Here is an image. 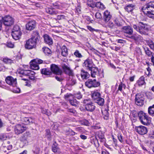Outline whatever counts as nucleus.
I'll return each mask as SVG.
<instances>
[{
	"label": "nucleus",
	"instance_id": "69168bd1",
	"mask_svg": "<svg viewBox=\"0 0 154 154\" xmlns=\"http://www.w3.org/2000/svg\"><path fill=\"white\" fill-rule=\"evenodd\" d=\"M6 137L5 135H1L0 136V139L3 140L6 139Z\"/></svg>",
	"mask_w": 154,
	"mask_h": 154
},
{
	"label": "nucleus",
	"instance_id": "09e8293b",
	"mask_svg": "<svg viewBox=\"0 0 154 154\" xmlns=\"http://www.w3.org/2000/svg\"><path fill=\"white\" fill-rule=\"evenodd\" d=\"M144 49L146 54L148 56H150L152 55V53L149 50L148 48L147 47L144 48Z\"/></svg>",
	"mask_w": 154,
	"mask_h": 154
},
{
	"label": "nucleus",
	"instance_id": "aec40b11",
	"mask_svg": "<svg viewBox=\"0 0 154 154\" xmlns=\"http://www.w3.org/2000/svg\"><path fill=\"white\" fill-rule=\"evenodd\" d=\"M31 69L34 70H38L39 67L38 64L34 60H32L29 63Z\"/></svg>",
	"mask_w": 154,
	"mask_h": 154
},
{
	"label": "nucleus",
	"instance_id": "7c9ffc66",
	"mask_svg": "<svg viewBox=\"0 0 154 154\" xmlns=\"http://www.w3.org/2000/svg\"><path fill=\"white\" fill-rule=\"evenodd\" d=\"M41 73L42 74L45 75H50L51 74V72L47 68H44L42 69Z\"/></svg>",
	"mask_w": 154,
	"mask_h": 154
},
{
	"label": "nucleus",
	"instance_id": "c9c22d12",
	"mask_svg": "<svg viewBox=\"0 0 154 154\" xmlns=\"http://www.w3.org/2000/svg\"><path fill=\"white\" fill-rule=\"evenodd\" d=\"M134 5L132 4H129L125 7V10L128 12H131L133 10Z\"/></svg>",
	"mask_w": 154,
	"mask_h": 154
},
{
	"label": "nucleus",
	"instance_id": "9d476101",
	"mask_svg": "<svg viewBox=\"0 0 154 154\" xmlns=\"http://www.w3.org/2000/svg\"><path fill=\"white\" fill-rule=\"evenodd\" d=\"M50 68L51 71L54 74L60 75H61L62 74V71L55 64L51 65Z\"/></svg>",
	"mask_w": 154,
	"mask_h": 154
},
{
	"label": "nucleus",
	"instance_id": "5701e85b",
	"mask_svg": "<svg viewBox=\"0 0 154 154\" xmlns=\"http://www.w3.org/2000/svg\"><path fill=\"white\" fill-rule=\"evenodd\" d=\"M81 75L82 79H86L89 77L90 74L87 71L82 69L81 70Z\"/></svg>",
	"mask_w": 154,
	"mask_h": 154
},
{
	"label": "nucleus",
	"instance_id": "e2e57ef3",
	"mask_svg": "<svg viewBox=\"0 0 154 154\" xmlns=\"http://www.w3.org/2000/svg\"><path fill=\"white\" fill-rule=\"evenodd\" d=\"M118 137L119 140L121 143H122L123 142L122 136L121 135L119 134L118 136Z\"/></svg>",
	"mask_w": 154,
	"mask_h": 154
},
{
	"label": "nucleus",
	"instance_id": "2f4dec72",
	"mask_svg": "<svg viewBox=\"0 0 154 154\" xmlns=\"http://www.w3.org/2000/svg\"><path fill=\"white\" fill-rule=\"evenodd\" d=\"M98 136L100 142H106V139L104 137V134L101 132L99 133Z\"/></svg>",
	"mask_w": 154,
	"mask_h": 154
},
{
	"label": "nucleus",
	"instance_id": "338daca9",
	"mask_svg": "<svg viewBox=\"0 0 154 154\" xmlns=\"http://www.w3.org/2000/svg\"><path fill=\"white\" fill-rule=\"evenodd\" d=\"M68 112H69L73 114H75V110L72 109H69L68 110Z\"/></svg>",
	"mask_w": 154,
	"mask_h": 154
},
{
	"label": "nucleus",
	"instance_id": "4c0bfd02",
	"mask_svg": "<svg viewBox=\"0 0 154 154\" xmlns=\"http://www.w3.org/2000/svg\"><path fill=\"white\" fill-rule=\"evenodd\" d=\"M96 101L97 103L100 106H103L104 104V100L103 98L100 97Z\"/></svg>",
	"mask_w": 154,
	"mask_h": 154
},
{
	"label": "nucleus",
	"instance_id": "0eeeda50",
	"mask_svg": "<svg viewBox=\"0 0 154 154\" xmlns=\"http://www.w3.org/2000/svg\"><path fill=\"white\" fill-rule=\"evenodd\" d=\"M37 43V42L30 38L26 41L25 47L28 49H33L35 47Z\"/></svg>",
	"mask_w": 154,
	"mask_h": 154
},
{
	"label": "nucleus",
	"instance_id": "49530a36",
	"mask_svg": "<svg viewBox=\"0 0 154 154\" xmlns=\"http://www.w3.org/2000/svg\"><path fill=\"white\" fill-rule=\"evenodd\" d=\"M43 50L45 54H50L51 53V51L48 48L44 47L43 48Z\"/></svg>",
	"mask_w": 154,
	"mask_h": 154
},
{
	"label": "nucleus",
	"instance_id": "58836bf2",
	"mask_svg": "<svg viewBox=\"0 0 154 154\" xmlns=\"http://www.w3.org/2000/svg\"><path fill=\"white\" fill-rule=\"evenodd\" d=\"M69 101L71 104L73 106H76L79 103V102L75 99H73L72 100H69Z\"/></svg>",
	"mask_w": 154,
	"mask_h": 154
},
{
	"label": "nucleus",
	"instance_id": "393cba45",
	"mask_svg": "<svg viewBox=\"0 0 154 154\" xmlns=\"http://www.w3.org/2000/svg\"><path fill=\"white\" fill-rule=\"evenodd\" d=\"M114 21L116 25L119 27L122 26L123 22V20L120 17L116 18Z\"/></svg>",
	"mask_w": 154,
	"mask_h": 154
},
{
	"label": "nucleus",
	"instance_id": "4468645a",
	"mask_svg": "<svg viewBox=\"0 0 154 154\" xmlns=\"http://www.w3.org/2000/svg\"><path fill=\"white\" fill-rule=\"evenodd\" d=\"M93 63L92 60L89 58L87 59L83 63V66L86 68V69L89 70L92 67Z\"/></svg>",
	"mask_w": 154,
	"mask_h": 154
},
{
	"label": "nucleus",
	"instance_id": "f03ea898",
	"mask_svg": "<svg viewBox=\"0 0 154 154\" xmlns=\"http://www.w3.org/2000/svg\"><path fill=\"white\" fill-rule=\"evenodd\" d=\"M134 29L141 34L146 35L149 31L148 26L146 23L140 22L138 26L134 24L133 26Z\"/></svg>",
	"mask_w": 154,
	"mask_h": 154
},
{
	"label": "nucleus",
	"instance_id": "a18cd8bd",
	"mask_svg": "<svg viewBox=\"0 0 154 154\" xmlns=\"http://www.w3.org/2000/svg\"><path fill=\"white\" fill-rule=\"evenodd\" d=\"M147 43L150 48L153 50L154 49V43L151 40H149L147 41Z\"/></svg>",
	"mask_w": 154,
	"mask_h": 154
},
{
	"label": "nucleus",
	"instance_id": "a211bd4d",
	"mask_svg": "<svg viewBox=\"0 0 154 154\" xmlns=\"http://www.w3.org/2000/svg\"><path fill=\"white\" fill-rule=\"evenodd\" d=\"M30 134L29 132H26L24 133L23 135L20 138L21 141L23 142L25 144L28 143L27 140Z\"/></svg>",
	"mask_w": 154,
	"mask_h": 154
},
{
	"label": "nucleus",
	"instance_id": "bb28decb",
	"mask_svg": "<svg viewBox=\"0 0 154 154\" xmlns=\"http://www.w3.org/2000/svg\"><path fill=\"white\" fill-rule=\"evenodd\" d=\"M145 114H146L145 113L143 112V111H139L138 113H137V115L139 117V118L140 121L141 122H143L145 123H146V122H147V120L146 119H144L143 121L142 120V118L143 116Z\"/></svg>",
	"mask_w": 154,
	"mask_h": 154
},
{
	"label": "nucleus",
	"instance_id": "680f3d73",
	"mask_svg": "<svg viewBox=\"0 0 154 154\" xmlns=\"http://www.w3.org/2000/svg\"><path fill=\"white\" fill-rule=\"evenodd\" d=\"M56 79L58 81L61 82L63 80V78L61 76L59 77L58 76H56L55 77Z\"/></svg>",
	"mask_w": 154,
	"mask_h": 154
},
{
	"label": "nucleus",
	"instance_id": "de8ad7c7",
	"mask_svg": "<svg viewBox=\"0 0 154 154\" xmlns=\"http://www.w3.org/2000/svg\"><path fill=\"white\" fill-rule=\"evenodd\" d=\"M21 32L20 29L19 27V26L17 25H15L14 26L13 30L12 32H18V31Z\"/></svg>",
	"mask_w": 154,
	"mask_h": 154
},
{
	"label": "nucleus",
	"instance_id": "6ab92c4d",
	"mask_svg": "<svg viewBox=\"0 0 154 154\" xmlns=\"http://www.w3.org/2000/svg\"><path fill=\"white\" fill-rule=\"evenodd\" d=\"M112 16L110 13L108 11H105L104 14V21L105 22H108L111 18Z\"/></svg>",
	"mask_w": 154,
	"mask_h": 154
},
{
	"label": "nucleus",
	"instance_id": "052dcab7",
	"mask_svg": "<svg viewBox=\"0 0 154 154\" xmlns=\"http://www.w3.org/2000/svg\"><path fill=\"white\" fill-rule=\"evenodd\" d=\"M88 3V5L90 7H92V8H94L95 7H96V3H95V2H92L91 4H89Z\"/></svg>",
	"mask_w": 154,
	"mask_h": 154
},
{
	"label": "nucleus",
	"instance_id": "79ce46f5",
	"mask_svg": "<svg viewBox=\"0 0 154 154\" xmlns=\"http://www.w3.org/2000/svg\"><path fill=\"white\" fill-rule=\"evenodd\" d=\"M40 150V149L39 147L35 146L32 150V152L35 154H38L39 153Z\"/></svg>",
	"mask_w": 154,
	"mask_h": 154
},
{
	"label": "nucleus",
	"instance_id": "8fccbe9b",
	"mask_svg": "<svg viewBox=\"0 0 154 154\" xmlns=\"http://www.w3.org/2000/svg\"><path fill=\"white\" fill-rule=\"evenodd\" d=\"M108 27L111 29H115L116 28V26L114 24V23L112 22H109L108 24Z\"/></svg>",
	"mask_w": 154,
	"mask_h": 154
},
{
	"label": "nucleus",
	"instance_id": "1a4fd4ad",
	"mask_svg": "<svg viewBox=\"0 0 154 154\" xmlns=\"http://www.w3.org/2000/svg\"><path fill=\"white\" fill-rule=\"evenodd\" d=\"M62 68L64 73L68 75L69 76H73V72L68 65L65 64H63L62 65Z\"/></svg>",
	"mask_w": 154,
	"mask_h": 154
},
{
	"label": "nucleus",
	"instance_id": "412c9836",
	"mask_svg": "<svg viewBox=\"0 0 154 154\" xmlns=\"http://www.w3.org/2000/svg\"><path fill=\"white\" fill-rule=\"evenodd\" d=\"M91 94L92 97L94 100H96L100 97V93L97 91H92Z\"/></svg>",
	"mask_w": 154,
	"mask_h": 154
},
{
	"label": "nucleus",
	"instance_id": "c756f323",
	"mask_svg": "<svg viewBox=\"0 0 154 154\" xmlns=\"http://www.w3.org/2000/svg\"><path fill=\"white\" fill-rule=\"evenodd\" d=\"M33 121V119L31 118L25 117L23 119V121L24 122V124L25 125H28L30 123H32Z\"/></svg>",
	"mask_w": 154,
	"mask_h": 154
},
{
	"label": "nucleus",
	"instance_id": "a878e982",
	"mask_svg": "<svg viewBox=\"0 0 154 154\" xmlns=\"http://www.w3.org/2000/svg\"><path fill=\"white\" fill-rule=\"evenodd\" d=\"M89 70L91 71V76L93 78H95L96 75L97 74L98 72V69L97 68L93 67L89 69Z\"/></svg>",
	"mask_w": 154,
	"mask_h": 154
},
{
	"label": "nucleus",
	"instance_id": "37998d69",
	"mask_svg": "<svg viewBox=\"0 0 154 154\" xmlns=\"http://www.w3.org/2000/svg\"><path fill=\"white\" fill-rule=\"evenodd\" d=\"M3 62L7 64H11L13 63V61L7 58H5L3 59Z\"/></svg>",
	"mask_w": 154,
	"mask_h": 154
},
{
	"label": "nucleus",
	"instance_id": "603ef678",
	"mask_svg": "<svg viewBox=\"0 0 154 154\" xmlns=\"http://www.w3.org/2000/svg\"><path fill=\"white\" fill-rule=\"evenodd\" d=\"M52 8L54 9H59L60 7L58 2H55L52 4Z\"/></svg>",
	"mask_w": 154,
	"mask_h": 154
},
{
	"label": "nucleus",
	"instance_id": "13d9d810",
	"mask_svg": "<svg viewBox=\"0 0 154 154\" xmlns=\"http://www.w3.org/2000/svg\"><path fill=\"white\" fill-rule=\"evenodd\" d=\"M88 29L91 32H93L94 31H98V30H96L94 29L91 26H87Z\"/></svg>",
	"mask_w": 154,
	"mask_h": 154
},
{
	"label": "nucleus",
	"instance_id": "6e6552de",
	"mask_svg": "<svg viewBox=\"0 0 154 154\" xmlns=\"http://www.w3.org/2000/svg\"><path fill=\"white\" fill-rule=\"evenodd\" d=\"M122 29L125 36L127 37H128L129 35H132L133 33V29L129 26H123Z\"/></svg>",
	"mask_w": 154,
	"mask_h": 154
},
{
	"label": "nucleus",
	"instance_id": "864d4df0",
	"mask_svg": "<svg viewBox=\"0 0 154 154\" xmlns=\"http://www.w3.org/2000/svg\"><path fill=\"white\" fill-rule=\"evenodd\" d=\"M74 55L77 57L79 58H81L82 57V56L79 53L78 50H76L74 53Z\"/></svg>",
	"mask_w": 154,
	"mask_h": 154
},
{
	"label": "nucleus",
	"instance_id": "f704fd0d",
	"mask_svg": "<svg viewBox=\"0 0 154 154\" xmlns=\"http://www.w3.org/2000/svg\"><path fill=\"white\" fill-rule=\"evenodd\" d=\"M54 9L51 8H48L46 9V12L50 14H55L57 13V12L54 10Z\"/></svg>",
	"mask_w": 154,
	"mask_h": 154
},
{
	"label": "nucleus",
	"instance_id": "f257e3e1",
	"mask_svg": "<svg viewBox=\"0 0 154 154\" xmlns=\"http://www.w3.org/2000/svg\"><path fill=\"white\" fill-rule=\"evenodd\" d=\"M142 10L149 17L154 18V1L147 3L145 7H144L142 8Z\"/></svg>",
	"mask_w": 154,
	"mask_h": 154
},
{
	"label": "nucleus",
	"instance_id": "c85d7f7f",
	"mask_svg": "<svg viewBox=\"0 0 154 154\" xmlns=\"http://www.w3.org/2000/svg\"><path fill=\"white\" fill-rule=\"evenodd\" d=\"M137 84L139 86L145 84L146 83L144 81V77L143 76H141L137 81Z\"/></svg>",
	"mask_w": 154,
	"mask_h": 154
},
{
	"label": "nucleus",
	"instance_id": "ea45409f",
	"mask_svg": "<svg viewBox=\"0 0 154 154\" xmlns=\"http://www.w3.org/2000/svg\"><path fill=\"white\" fill-rule=\"evenodd\" d=\"M148 112L150 115L153 116L154 115V105L149 108Z\"/></svg>",
	"mask_w": 154,
	"mask_h": 154
},
{
	"label": "nucleus",
	"instance_id": "3c124183",
	"mask_svg": "<svg viewBox=\"0 0 154 154\" xmlns=\"http://www.w3.org/2000/svg\"><path fill=\"white\" fill-rule=\"evenodd\" d=\"M126 88V85L122 83H121V84L119 85L118 87V90H119L120 91H122V88H124V89H125Z\"/></svg>",
	"mask_w": 154,
	"mask_h": 154
},
{
	"label": "nucleus",
	"instance_id": "473e14b6",
	"mask_svg": "<svg viewBox=\"0 0 154 154\" xmlns=\"http://www.w3.org/2000/svg\"><path fill=\"white\" fill-rule=\"evenodd\" d=\"M52 151L54 152H60V149L55 142L53 143L52 146Z\"/></svg>",
	"mask_w": 154,
	"mask_h": 154
},
{
	"label": "nucleus",
	"instance_id": "39448f33",
	"mask_svg": "<svg viewBox=\"0 0 154 154\" xmlns=\"http://www.w3.org/2000/svg\"><path fill=\"white\" fill-rule=\"evenodd\" d=\"M85 84L86 86L89 88L97 87L100 85V83L97 82L95 79H88L85 82Z\"/></svg>",
	"mask_w": 154,
	"mask_h": 154
},
{
	"label": "nucleus",
	"instance_id": "20e7f679",
	"mask_svg": "<svg viewBox=\"0 0 154 154\" xmlns=\"http://www.w3.org/2000/svg\"><path fill=\"white\" fill-rule=\"evenodd\" d=\"M2 21L4 25L6 26H10L13 24L14 20L13 18L9 15L2 17Z\"/></svg>",
	"mask_w": 154,
	"mask_h": 154
},
{
	"label": "nucleus",
	"instance_id": "f8f14e48",
	"mask_svg": "<svg viewBox=\"0 0 154 154\" xmlns=\"http://www.w3.org/2000/svg\"><path fill=\"white\" fill-rule=\"evenodd\" d=\"M36 26V23L35 21L32 20L29 21L26 24V30L31 31L34 29Z\"/></svg>",
	"mask_w": 154,
	"mask_h": 154
},
{
	"label": "nucleus",
	"instance_id": "423d86ee",
	"mask_svg": "<svg viewBox=\"0 0 154 154\" xmlns=\"http://www.w3.org/2000/svg\"><path fill=\"white\" fill-rule=\"evenodd\" d=\"M135 103L138 106H141L144 103V96L140 94H137L135 95Z\"/></svg>",
	"mask_w": 154,
	"mask_h": 154
},
{
	"label": "nucleus",
	"instance_id": "7ed1b4c3",
	"mask_svg": "<svg viewBox=\"0 0 154 154\" xmlns=\"http://www.w3.org/2000/svg\"><path fill=\"white\" fill-rule=\"evenodd\" d=\"M83 103L85 109L87 111L92 112L95 109V104L91 101L90 99H85L83 100Z\"/></svg>",
	"mask_w": 154,
	"mask_h": 154
},
{
	"label": "nucleus",
	"instance_id": "2eb2a0df",
	"mask_svg": "<svg viewBox=\"0 0 154 154\" xmlns=\"http://www.w3.org/2000/svg\"><path fill=\"white\" fill-rule=\"evenodd\" d=\"M26 129V127H24L20 125H18L16 126L14 131L16 134H18L23 133Z\"/></svg>",
	"mask_w": 154,
	"mask_h": 154
},
{
	"label": "nucleus",
	"instance_id": "f3484780",
	"mask_svg": "<svg viewBox=\"0 0 154 154\" xmlns=\"http://www.w3.org/2000/svg\"><path fill=\"white\" fill-rule=\"evenodd\" d=\"M45 42L49 45L53 44V41L52 38L48 35L45 34L43 36Z\"/></svg>",
	"mask_w": 154,
	"mask_h": 154
},
{
	"label": "nucleus",
	"instance_id": "4be33fe9",
	"mask_svg": "<svg viewBox=\"0 0 154 154\" xmlns=\"http://www.w3.org/2000/svg\"><path fill=\"white\" fill-rule=\"evenodd\" d=\"M40 38L39 34L37 31H34L32 34V37L31 38L35 40L36 42L39 41Z\"/></svg>",
	"mask_w": 154,
	"mask_h": 154
},
{
	"label": "nucleus",
	"instance_id": "e433bc0d",
	"mask_svg": "<svg viewBox=\"0 0 154 154\" xmlns=\"http://www.w3.org/2000/svg\"><path fill=\"white\" fill-rule=\"evenodd\" d=\"M104 119L106 120H107L109 118V114L107 110H105L102 111Z\"/></svg>",
	"mask_w": 154,
	"mask_h": 154
},
{
	"label": "nucleus",
	"instance_id": "6e6d98bb",
	"mask_svg": "<svg viewBox=\"0 0 154 154\" xmlns=\"http://www.w3.org/2000/svg\"><path fill=\"white\" fill-rule=\"evenodd\" d=\"M74 96L75 98H77L78 99H80L82 98V95L80 93H79L76 94H75Z\"/></svg>",
	"mask_w": 154,
	"mask_h": 154
},
{
	"label": "nucleus",
	"instance_id": "c03bdc74",
	"mask_svg": "<svg viewBox=\"0 0 154 154\" xmlns=\"http://www.w3.org/2000/svg\"><path fill=\"white\" fill-rule=\"evenodd\" d=\"M96 7L97 8L100 9H103L105 8L104 5L101 2H98L96 3Z\"/></svg>",
	"mask_w": 154,
	"mask_h": 154
},
{
	"label": "nucleus",
	"instance_id": "774afa93",
	"mask_svg": "<svg viewBox=\"0 0 154 154\" xmlns=\"http://www.w3.org/2000/svg\"><path fill=\"white\" fill-rule=\"evenodd\" d=\"M33 75H30L29 76V79L32 81H34L35 79V77Z\"/></svg>",
	"mask_w": 154,
	"mask_h": 154
},
{
	"label": "nucleus",
	"instance_id": "dca6fc26",
	"mask_svg": "<svg viewBox=\"0 0 154 154\" xmlns=\"http://www.w3.org/2000/svg\"><path fill=\"white\" fill-rule=\"evenodd\" d=\"M18 73L23 75L29 76L30 75H34L35 72L31 70H21L18 71Z\"/></svg>",
	"mask_w": 154,
	"mask_h": 154
},
{
	"label": "nucleus",
	"instance_id": "4d7b16f0",
	"mask_svg": "<svg viewBox=\"0 0 154 154\" xmlns=\"http://www.w3.org/2000/svg\"><path fill=\"white\" fill-rule=\"evenodd\" d=\"M95 17L98 19H100L102 18L101 14L99 12H97L95 14Z\"/></svg>",
	"mask_w": 154,
	"mask_h": 154
},
{
	"label": "nucleus",
	"instance_id": "a19ab883",
	"mask_svg": "<svg viewBox=\"0 0 154 154\" xmlns=\"http://www.w3.org/2000/svg\"><path fill=\"white\" fill-rule=\"evenodd\" d=\"M45 136L48 140H51V135L49 130L47 129L46 130Z\"/></svg>",
	"mask_w": 154,
	"mask_h": 154
},
{
	"label": "nucleus",
	"instance_id": "bf43d9fd",
	"mask_svg": "<svg viewBox=\"0 0 154 154\" xmlns=\"http://www.w3.org/2000/svg\"><path fill=\"white\" fill-rule=\"evenodd\" d=\"M34 60L35 61V62L37 63V64H41L43 62V60L41 59H34Z\"/></svg>",
	"mask_w": 154,
	"mask_h": 154
},
{
	"label": "nucleus",
	"instance_id": "b1692460",
	"mask_svg": "<svg viewBox=\"0 0 154 154\" xmlns=\"http://www.w3.org/2000/svg\"><path fill=\"white\" fill-rule=\"evenodd\" d=\"M12 32L11 35L13 38L16 40H18L19 39L22 33L21 32Z\"/></svg>",
	"mask_w": 154,
	"mask_h": 154
},
{
	"label": "nucleus",
	"instance_id": "72a5a7b5",
	"mask_svg": "<svg viewBox=\"0 0 154 154\" xmlns=\"http://www.w3.org/2000/svg\"><path fill=\"white\" fill-rule=\"evenodd\" d=\"M61 54L64 57H66L68 55V50L65 46H62V48Z\"/></svg>",
	"mask_w": 154,
	"mask_h": 154
},
{
	"label": "nucleus",
	"instance_id": "9b49d317",
	"mask_svg": "<svg viewBox=\"0 0 154 154\" xmlns=\"http://www.w3.org/2000/svg\"><path fill=\"white\" fill-rule=\"evenodd\" d=\"M5 81L8 84L13 87L15 86L17 84L16 79H14L11 76L7 77L5 79Z\"/></svg>",
	"mask_w": 154,
	"mask_h": 154
},
{
	"label": "nucleus",
	"instance_id": "0e129e2a",
	"mask_svg": "<svg viewBox=\"0 0 154 154\" xmlns=\"http://www.w3.org/2000/svg\"><path fill=\"white\" fill-rule=\"evenodd\" d=\"M7 46L8 47L12 48L14 47V45L11 42H9L8 43Z\"/></svg>",
	"mask_w": 154,
	"mask_h": 154
},
{
	"label": "nucleus",
	"instance_id": "5fc2aeb1",
	"mask_svg": "<svg viewBox=\"0 0 154 154\" xmlns=\"http://www.w3.org/2000/svg\"><path fill=\"white\" fill-rule=\"evenodd\" d=\"M56 19L58 20H63L66 19V17L64 15H58L57 16Z\"/></svg>",
	"mask_w": 154,
	"mask_h": 154
},
{
	"label": "nucleus",
	"instance_id": "ddd939ff",
	"mask_svg": "<svg viewBox=\"0 0 154 154\" xmlns=\"http://www.w3.org/2000/svg\"><path fill=\"white\" fill-rule=\"evenodd\" d=\"M136 131L139 134L143 135L146 134L147 132L146 128L143 126H140L136 127Z\"/></svg>",
	"mask_w": 154,
	"mask_h": 154
},
{
	"label": "nucleus",
	"instance_id": "cd10ccee",
	"mask_svg": "<svg viewBox=\"0 0 154 154\" xmlns=\"http://www.w3.org/2000/svg\"><path fill=\"white\" fill-rule=\"evenodd\" d=\"M144 119L145 120L146 119L147 122H146V123H145L144 122H141V123L143 124L144 125H147L150 124V123L151 122V119L150 118L148 117V116H147L146 114H145L144 116H143V117H142V120L143 121V120Z\"/></svg>",
	"mask_w": 154,
	"mask_h": 154
}]
</instances>
